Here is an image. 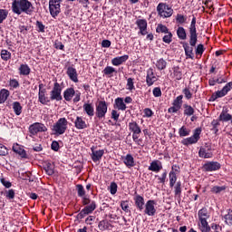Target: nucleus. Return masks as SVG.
Listing matches in <instances>:
<instances>
[{
  "instance_id": "obj_1",
  "label": "nucleus",
  "mask_w": 232,
  "mask_h": 232,
  "mask_svg": "<svg viewBox=\"0 0 232 232\" xmlns=\"http://www.w3.org/2000/svg\"><path fill=\"white\" fill-rule=\"evenodd\" d=\"M189 34V44H183V48L185 51V54L187 59H193V47L197 46V41L198 37V34H197V17L193 16L190 25L188 27Z\"/></svg>"
},
{
  "instance_id": "obj_2",
  "label": "nucleus",
  "mask_w": 232,
  "mask_h": 232,
  "mask_svg": "<svg viewBox=\"0 0 232 232\" xmlns=\"http://www.w3.org/2000/svg\"><path fill=\"white\" fill-rule=\"evenodd\" d=\"M11 8L13 14H16V15H21V14L32 15L34 10H35L34 5L29 0H14Z\"/></svg>"
},
{
  "instance_id": "obj_3",
  "label": "nucleus",
  "mask_w": 232,
  "mask_h": 232,
  "mask_svg": "<svg viewBox=\"0 0 232 232\" xmlns=\"http://www.w3.org/2000/svg\"><path fill=\"white\" fill-rule=\"evenodd\" d=\"M68 130V120L66 118H60L52 128V131L54 135H64Z\"/></svg>"
},
{
  "instance_id": "obj_4",
  "label": "nucleus",
  "mask_w": 232,
  "mask_h": 232,
  "mask_svg": "<svg viewBox=\"0 0 232 232\" xmlns=\"http://www.w3.org/2000/svg\"><path fill=\"white\" fill-rule=\"evenodd\" d=\"M157 12L158 15L163 19L171 17V15H173V8H171V6L166 3H160L157 5Z\"/></svg>"
},
{
  "instance_id": "obj_5",
  "label": "nucleus",
  "mask_w": 232,
  "mask_h": 232,
  "mask_svg": "<svg viewBox=\"0 0 232 232\" xmlns=\"http://www.w3.org/2000/svg\"><path fill=\"white\" fill-rule=\"evenodd\" d=\"M200 133H202V129L197 128L194 130L193 135L191 137L183 139L181 140V144H183V146H189L191 144H197L198 142V140H200Z\"/></svg>"
},
{
  "instance_id": "obj_6",
  "label": "nucleus",
  "mask_w": 232,
  "mask_h": 232,
  "mask_svg": "<svg viewBox=\"0 0 232 232\" xmlns=\"http://www.w3.org/2000/svg\"><path fill=\"white\" fill-rule=\"evenodd\" d=\"M108 113V102L105 101H100L96 103L95 115L97 119H104Z\"/></svg>"
},
{
  "instance_id": "obj_7",
  "label": "nucleus",
  "mask_w": 232,
  "mask_h": 232,
  "mask_svg": "<svg viewBox=\"0 0 232 232\" xmlns=\"http://www.w3.org/2000/svg\"><path fill=\"white\" fill-rule=\"evenodd\" d=\"M61 3L63 0H49V11L53 19L61 14Z\"/></svg>"
},
{
  "instance_id": "obj_8",
  "label": "nucleus",
  "mask_w": 232,
  "mask_h": 232,
  "mask_svg": "<svg viewBox=\"0 0 232 232\" xmlns=\"http://www.w3.org/2000/svg\"><path fill=\"white\" fill-rule=\"evenodd\" d=\"M232 90V82H227L221 91H217L214 92L211 97L210 101H217V99H220L222 97H226L229 92Z\"/></svg>"
},
{
  "instance_id": "obj_9",
  "label": "nucleus",
  "mask_w": 232,
  "mask_h": 232,
  "mask_svg": "<svg viewBox=\"0 0 232 232\" xmlns=\"http://www.w3.org/2000/svg\"><path fill=\"white\" fill-rule=\"evenodd\" d=\"M63 88L59 82H54L53 90L50 92L51 101H63V96L61 95Z\"/></svg>"
},
{
  "instance_id": "obj_10",
  "label": "nucleus",
  "mask_w": 232,
  "mask_h": 232,
  "mask_svg": "<svg viewBox=\"0 0 232 232\" xmlns=\"http://www.w3.org/2000/svg\"><path fill=\"white\" fill-rule=\"evenodd\" d=\"M94 209H97V203L95 201H91L90 205H87L80 211L77 215V218L82 219L87 215H92Z\"/></svg>"
},
{
  "instance_id": "obj_11",
  "label": "nucleus",
  "mask_w": 232,
  "mask_h": 232,
  "mask_svg": "<svg viewBox=\"0 0 232 232\" xmlns=\"http://www.w3.org/2000/svg\"><path fill=\"white\" fill-rule=\"evenodd\" d=\"M44 131H48V128H46V125L44 123L34 122L29 126V133H31V135H37Z\"/></svg>"
},
{
  "instance_id": "obj_12",
  "label": "nucleus",
  "mask_w": 232,
  "mask_h": 232,
  "mask_svg": "<svg viewBox=\"0 0 232 232\" xmlns=\"http://www.w3.org/2000/svg\"><path fill=\"white\" fill-rule=\"evenodd\" d=\"M198 155L201 159H211L213 157V149L211 144L206 143L199 149Z\"/></svg>"
},
{
  "instance_id": "obj_13",
  "label": "nucleus",
  "mask_w": 232,
  "mask_h": 232,
  "mask_svg": "<svg viewBox=\"0 0 232 232\" xmlns=\"http://www.w3.org/2000/svg\"><path fill=\"white\" fill-rule=\"evenodd\" d=\"M155 200H148L145 204V215H148L149 217H155V214L157 213V208H155Z\"/></svg>"
},
{
  "instance_id": "obj_14",
  "label": "nucleus",
  "mask_w": 232,
  "mask_h": 232,
  "mask_svg": "<svg viewBox=\"0 0 232 232\" xmlns=\"http://www.w3.org/2000/svg\"><path fill=\"white\" fill-rule=\"evenodd\" d=\"M159 81V76L155 75L153 68H150L147 71L146 82L147 86H153L155 82Z\"/></svg>"
},
{
  "instance_id": "obj_15",
  "label": "nucleus",
  "mask_w": 232,
  "mask_h": 232,
  "mask_svg": "<svg viewBox=\"0 0 232 232\" xmlns=\"http://www.w3.org/2000/svg\"><path fill=\"white\" fill-rule=\"evenodd\" d=\"M136 24L140 30L139 34L148 35V21L146 19H138Z\"/></svg>"
},
{
  "instance_id": "obj_16",
  "label": "nucleus",
  "mask_w": 232,
  "mask_h": 232,
  "mask_svg": "<svg viewBox=\"0 0 232 232\" xmlns=\"http://www.w3.org/2000/svg\"><path fill=\"white\" fill-rule=\"evenodd\" d=\"M203 168L205 171H218V169L221 168V165L217 161H209L205 163Z\"/></svg>"
},
{
  "instance_id": "obj_17",
  "label": "nucleus",
  "mask_w": 232,
  "mask_h": 232,
  "mask_svg": "<svg viewBox=\"0 0 232 232\" xmlns=\"http://www.w3.org/2000/svg\"><path fill=\"white\" fill-rule=\"evenodd\" d=\"M129 130L130 131H131L132 137L140 135V133H142V130H140V126H139V123H137V121H130L129 123Z\"/></svg>"
},
{
  "instance_id": "obj_18",
  "label": "nucleus",
  "mask_w": 232,
  "mask_h": 232,
  "mask_svg": "<svg viewBox=\"0 0 232 232\" xmlns=\"http://www.w3.org/2000/svg\"><path fill=\"white\" fill-rule=\"evenodd\" d=\"M91 151H92L91 157L93 162H99V160L102 159V155H104V150H95V149L92 147Z\"/></svg>"
},
{
  "instance_id": "obj_19",
  "label": "nucleus",
  "mask_w": 232,
  "mask_h": 232,
  "mask_svg": "<svg viewBox=\"0 0 232 232\" xmlns=\"http://www.w3.org/2000/svg\"><path fill=\"white\" fill-rule=\"evenodd\" d=\"M66 74L68 75L69 79L72 81V82H79L77 69L72 66H69L67 68Z\"/></svg>"
},
{
  "instance_id": "obj_20",
  "label": "nucleus",
  "mask_w": 232,
  "mask_h": 232,
  "mask_svg": "<svg viewBox=\"0 0 232 232\" xmlns=\"http://www.w3.org/2000/svg\"><path fill=\"white\" fill-rule=\"evenodd\" d=\"M38 101L41 102V104H44V106H48V103L50 102L51 99L48 98V96H46V89L39 91Z\"/></svg>"
},
{
  "instance_id": "obj_21",
  "label": "nucleus",
  "mask_w": 232,
  "mask_h": 232,
  "mask_svg": "<svg viewBox=\"0 0 232 232\" xmlns=\"http://www.w3.org/2000/svg\"><path fill=\"white\" fill-rule=\"evenodd\" d=\"M177 165H173L171 168V170L169 174V188H174L175 184L177 183Z\"/></svg>"
},
{
  "instance_id": "obj_22",
  "label": "nucleus",
  "mask_w": 232,
  "mask_h": 232,
  "mask_svg": "<svg viewBox=\"0 0 232 232\" xmlns=\"http://www.w3.org/2000/svg\"><path fill=\"white\" fill-rule=\"evenodd\" d=\"M128 59H130V56L128 54L118 56L111 60V64L112 66H121V64H124V63H126Z\"/></svg>"
},
{
  "instance_id": "obj_23",
  "label": "nucleus",
  "mask_w": 232,
  "mask_h": 232,
  "mask_svg": "<svg viewBox=\"0 0 232 232\" xmlns=\"http://www.w3.org/2000/svg\"><path fill=\"white\" fill-rule=\"evenodd\" d=\"M171 77H172V79H175V81H181L182 80V69L179 66H174L172 68Z\"/></svg>"
},
{
  "instance_id": "obj_24",
  "label": "nucleus",
  "mask_w": 232,
  "mask_h": 232,
  "mask_svg": "<svg viewBox=\"0 0 232 232\" xmlns=\"http://www.w3.org/2000/svg\"><path fill=\"white\" fill-rule=\"evenodd\" d=\"M162 169V162L159 160H153L149 166V171H153L154 173H159Z\"/></svg>"
},
{
  "instance_id": "obj_25",
  "label": "nucleus",
  "mask_w": 232,
  "mask_h": 232,
  "mask_svg": "<svg viewBox=\"0 0 232 232\" xmlns=\"http://www.w3.org/2000/svg\"><path fill=\"white\" fill-rule=\"evenodd\" d=\"M74 126L76 130H86L88 128V125L86 124V121L82 119V117H76V120L74 121Z\"/></svg>"
},
{
  "instance_id": "obj_26",
  "label": "nucleus",
  "mask_w": 232,
  "mask_h": 232,
  "mask_svg": "<svg viewBox=\"0 0 232 232\" xmlns=\"http://www.w3.org/2000/svg\"><path fill=\"white\" fill-rule=\"evenodd\" d=\"M82 108L88 117H93V115H95V108L93 107V104L84 103Z\"/></svg>"
},
{
  "instance_id": "obj_27",
  "label": "nucleus",
  "mask_w": 232,
  "mask_h": 232,
  "mask_svg": "<svg viewBox=\"0 0 232 232\" xmlns=\"http://www.w3.org/2000/svg\"><path fill=\"white\" fill-rule=\"evenodd\" d=\"M123 163L127 168H133L135 166V159L131 154H127L126 156L122 157Z\"/></svg>"
},
{
  "instance_id": "obj_28",
  "label": "nucleus",
  "mask_w": 232,
  "mask_h": 232,
  "mask_svg": "<svg viewBox=\"0 0 232 232\" xmlns=\"http://www.w3.org/2000/svg\"><path fill=\"white\" fill-rule=\"evenodd\" d=\"M135 206L138 208L140 211L144 209V198L140 195H136L134 197Z\"/></svg>"
},
{
  "instance_id": "obj_29",
  "label": "nucleus",
  "mask_w": 232,
  "mask_h": 232,
  "mask_svg": "<svg viewBox=\"0 0 232 232\" xmlns=\"http://www.w3.org/2000/svg\"><path fill=\"white\" fill-rule=\"evenodd\" d=\"M75 95V89L73 88H67L64 92H63V99H65V101H67L68 102L70 101H72V99H73V96Z\"/></svg>"
},
{
  "instance_id": "obj_30",
  "label": "nucleus",
  "mask_w": 232,
  "mask_h": 232,
  "mask_svg": "<svg viewBox=\"0 0 232 232\" xmlns=\"http://www.w3.org/2000/svg\"><path fill=\"white\" fill-rule=\"evenodd\" d=\"M221 218L225 221L227 226H232V209H227V214L221 215Z\"/></svg>"
},
{
  "instance_id": "obj_31",
  "label": "nucleus",
  "mask_w": 232,
  "mask_h": 232,
  "mask_svg": "<svg viewBox=\"0 0 232 232\" xmlns=\"http://www.w3.org/2000/svg\"><path fill=\"white\" fill-rule=\"evenodd\" d=\"M115 106L117 110H120L121 111H125V110L128 108L126 106V103H124L123 98H116L115 99Z\"/></svg>"
},
{
  "instance_id": "obj_32",
  "label": "nucleus",
  "mask_w": 232,
  "mask_h": 232,
  "mask_svg": "<svg viewBox=\"0 0 232 232\" xmlns=\"http://www.w3.org/2000/svg\"><path fill=\"white\" fill-rule=\"evenodd\" d=\"M8 97H10V91L2 89L0 91V104H5L8 100Z\"/></svg>"
},
{
  "instance_id": "obj_33",
  "label": "nucleus",
  "mask_w": 232,
  "mask_h": 232,
  "mask_svg": "<svg viewBox=\"0 0 232 232\" xmlns=\"http://www.w3.org/2000/svg\"><path fill=\"white\" fill-rule=\"evenodd\" d=\"M18 72L20 75H30V72H32V69H30V66L28 64H21L18 68Z\"/></svg>"
},
{
  "instance_id": "obj_34",
  "label": "nucleus",
  "mask_w": 232,
  "mask_h": 232,
  "mask_svg": "<svg viewBox=\"0 0 232 232\" xmlns=\"http://www.w3.org/2000/svg\"><path fill=\"white\" fill-rule=\"evenodd\" d=\"M155 66L160 72H162V70H166V67L168 66V62L164 60V58H160L156 61Z\"/></svg>"
},
{
  "instance_id": "obj_35",
  "label": "nucleus",
  "mask_w": 232,
  "mask_h": 232,
  "mask_svg": "<svg viewBox=\"0 0 232 232\" xmlns=\"http://www.w3.org/2000/svg\"><path fill=\"white\" fill-rule=\"evenodd\" d=\"M198 220H208L209 218V213H208V208H203L198 212Z\"/></svg>"
},
{
  "instance_id": "obj_36",
  "label": "nucleus",
  "mask_w": 232,
  "mask_h": 232,
  "mask_svg": "<svg viewBox=\"0 0 232 232\" xmlns=\"http://www.w3.org/2000/svg\"><path fill=\"white\" fill-rule=\"evenodd\" d=\"M198 227H199V229L201 232H210L211 231V227H209L208 220H199Z\"/></svg>"
},
{
  "instance_id": "obj_37",
  "label": "nucleus",
  "mask_w": 232,
  "mask_h": 232,
  "mask_svg": "<svg viewBox=\"0 0 232 232\" xmlns=\"http://www.w3.org/2000/svg\"><path fill=\"white\" fill-rule=\"evenodd\" d=\"M13 151H14V153H17L18 155H20V157H22V159H26V150H24V149L19 147V145H14Z\"/></svg>"
},
{
  "instance_id": "obj_38",
  "label": "nucleus",
  "mask_w": 232,
  "mask_h": 232,
  "mask_svg": "<svg viewBox=\"0 0 232 232\" xmlns=\"http://www.w3.org/2000/svg\"><path fill=\"white\" fill-rule=\"evenodd\" d=\"M102 73L106 75V77H113V73H117V70L112 66H107L103 69Z\"/></svg>"
},
{
  "instance_id": "obj_39",
  "label": "nucleus",
  "mask_w": 232,
  "mask_h": 232,
  "mask_svg": "<svg viewBox=\"0 0 232 232\" xmlns=\"http://www.w3.org/2000/svg\"><path fill=\"white\" fill-rule=\"evenodd\" d=\"M177 35L181 41H186L188 39V34H186V29H184V27L178 28Z\"/></svg>"
},
{
  "instance_id": "obj_40",
  "label": "nucleus",
  "mask_w": 232,
  "mask_h": 232,
  "mask_svg": "<svg viewBox=\"0 0 232 232\" xmlns=\"http://www.w3.org/2000/svg\"><path fill=\"white\" fill-rule=\"evenodd\" d=\"M218 119L222 122H227L229 121H232V116H231V114L227 113L226 111L223 110L222 112L220 113Z\"/></svg>"
},
{
  "instance_id": "obj_41",
  "label": "nucleus",
  "mask_w": 232,
  "mask_h": 232,
  "mask_svg": "<svg viewBox=\"0 0 232 232\" xmlns=\"http://www.w3.org/2000/svg\"><path fill=\"white\" fill-rule=\"evenodd\" d=\"M183 108L184 115H186L187 117H191V115L195 114V109H193L191 105L184 104Z\"/></svg>"
},
{
  "instance_id": "obj_42",
  "label": "nucleus",
  "mask_w": 232,
  "mask_h": 232,
  "mask_svg": "<svg viewBox=\"0 0 232 232\" xmlns=\"http://www.w3.org/2000/svg\"><path fill=\"white\" fill-rule=\"evenodd\" d=\"M174 193L175 197L180 198V195H182V182L178 181L174 186Z\"/></svg>"
},
{
  "instance_id": "obj_43",
  "label": "nucleus",
  "mask_w": 232,
  "mask_h": 232,
  "mask_svg": "<svg viewBox=\"0 0 232 232\" xmlns=\"http://www.w3.org/2000/svg\"><path fill=\"white\" fill-rule=\"evenodd\" d=\"M13 110L15 115H21V113H23V106H21L19 102H13Z\"/></svg>"
},
{
  "instance_id": "obj_44",
  "label": "nucleus",
  "mask_w": 232,
  "mask_h": 232,
  "mask_svg": "<svg viewBox=\"0 0 232 232\" xmlns=\"http://www.w3.org/2000/svg\"><path fill=\"white\" fill-rule=\"evenodd\" d=\"M190 133H191V130L189 129L186 128V126H182L179 130V137H188Z\"/></svg>"
},
{
  "instance_id": "obj_45",
  "label": "nucleus",
  "mask_w": 232,
  "mask_h": 232,
  "mask_svg": "<svg viewBox=\"0 0 232 232\" xmlns=\"http://www.w3.org/2000/svg\"><path fill=\"white\" fill-rule=\"evenodd\" d=\"M182 99H184L183 95L178 96L176 99H174L172 106H176V108L180 110V108H182Z\"/></svg>"
},
{
  "instance_id": "obj_46",
  "label": "nucleus",
  "mask_w": 232,
  "mask_h": 232,
  "mask_svg": "<svg viewBox=\"0 0 232 232\" xmlns=\"http://www.w3.org/2000/svg\"><path fill=\"white\" fill-rule=\"evenodd\" d=\"M76 189H77L78 197H80L81 198L82 197H86V190L84 189V187L82 184L76 185Z\"/></svg>"
},
{
  "instance_id": "obj_47",
  "label": "nucleus",
  "mask_w": 232,
  "mask_h": 232,
  "mask_svg": "<svg viewBox=\"0 0 232 232\" xmlns=\"http://www.w3.org/2000/svg\"><path fill=\"white\" fill-rule=\"evenodd\" d=\"M53 169H54L53 164H52L50 162L45 164L44 170L47 173V175H50V176L53 175V173H54Z\"/></svg>"
},
{
  "instance_id": "obj_48",
  "label": "nucleus",
  "mask_w": 232,
  "mask_h": 232,
  "mask_svg": "<svg viewBox=\"0 0 232 232\" xmlns=\"http://www.w3.org/2000/svg\"><path fill=\"white\" fill-rule=\"evenodd\" d=\"M3 61H9L12 58V53L8 52L7 50H2L0 53Z\"/></svg>"
},
{
  "instance_id": "obj_49",
  "label": "nucleus",
  "mask_w": 232,
  "mask_h": 232,
  "mask_svg": "<svg viewBox=\"0 0 232 232\" xmlns=\"http://www.w3.org/2000/svg\"><path fill=\"white\" fill-rule=\"evenodd\" d=\"M5 195L7 200H14V198H15V190H14V188L5 190Z\"/></svg>"
},
{
  "instance_id": "obj_50",
  "label": "nucleus",
  "mask_w": 232,
  "mask_h": 232,
  "mask_svg": "<svg viewBox=\"0 0 232 232\" xmlns=\"http://www.w3.org/2000/svg\"><path fill=\"white\" fill-rule=\"evenodd\" d=\"M157 34H168L169 33L168 27L162 24H159L156 28Z\"/></svg>"
},
{
  "instance_id": "obj_51",
  "label": "nucleus",
  "mask_w": 232,
  "mask_h": 232,
  "mask_svg": "<svg viewBox=\"0 0 232 232\" xmlns=\"http://www.w3.org/2000/svg\"><path fill=\"white\" fill-rule=\"evenodd\" d=\"M126 88L129 90V92H132V90L135 89V82H133V78L127 79Z\"/></svg>"
},
{
  "instance_id": "obj_52",
  "label": "nucleus",
  "mask_w": 232,
  "mask_h": 232,
  "mask_svg": "<svg viewBox=\"0 0 232 232\" xmlns=\"http://www.w3.org/2000/svg\"><path fill=\"white\" fill-rule=\"evenodd\" d=\"M162 41L163 43L169 44L171 41H173V34H171V32L167 33V34L163 36Z\"/></svg>"
},
{
  "instance_id": "obj_53",
  "label": "nucleus",
  "mask_w": 232,
  "mask_h": 232,
  "mask_svg": "<svg viewBox=\"0 0 232 232\" xmlns=\"http://www.w3.org/2000/svg\"><path fill=\"white\" fill-rule=\"evenodd\" d=\"M110 223L106 220H102L99 222L98 227L101 231H106L108 229Z\"/></svg>"
},
{
  "instance_id": "obj_54",
  "label": "nucleus",
  "mask_w": 232,
  "mask_h": 232,
  "mask_svg": "<svg viewBox=\"0 0 232 232\" xmlns=\"http://www.w3.org/2000/svg\"><path fill=\"white\" fill-rule=\"evenodd\" d=\"M8 17V10L0 9V24Z\"/></svg>"
},
{
  "instance_id": "obj_55",
  "label": "nucleus",
  "mask_w": 232,
  "mask_h": 232,
  "mask_svg": "<svg viewBox=\"0 0 232 232\" xmlns=\"http://www.w3.org/2000/svg\"><path fill=\"white\" fill-rule=\"evenodd\" d=\"M119 187L117 186V183L115 182H111L110 187H109V191L111 193V195H115V193H117V188Z\"/></svg>"
},
{
  "instance_id": "obj_56",
  "label": "nucleus",
  "mask_w": 232,
  "mask_h": 232,
  "mask_svg": "<svg viewBox=\"0 0 232 232\" xmlns=\"http://www.w3.org/2000/svg\"><path fill=\"white\" fill-rule=\"evenodd\" d=\"M8 155V149L0 143V157H6Z\"/></svg>"
},
{
  "instance_id": "obj_57",
  "label": "nucleus",
  "mask_w": 232,
  "mask_h": 232,
  "mask_svg": "<svg viewBox=\"0 0 232 232\" xmlns=\"http://www.w3.org/2000/svg\"><path fill=\"white\" fill-rule=\"evenodd\" d=\"M121 208L122 211H125V213H128L130 211V205L128 204V200L121 201Z\"/></svg>"
},
{
  "instance_id": "obj_58",
  "label": "nucleus",
  "mask_w": 232,
  "mask_h": 232,
  "mask_svg": "<svg viewBox=\"0 0 232 232\" xmlns=\"http://www.w3.org/2000/svg\"><path fill=\"white\" fill-rule=\"evenodd\" d=\"M152 94L154 97H162V91L160 90V87H155L152 90Z\"/></svg>"
},
{
  "instance_id": "obj_59",
  "label": "nucleus",
  "mask_w": 232,
  "mask_h": 232,
  "mask_svg": "<svg viewBox=\"0 0 232 232\" xmlns=\"http://www.w3.org/2000/svg\"><path fill=\"white\" fill-rule=\"evenodd\" d=\"M225 189H226V188L224 186H222V187L215 186L211 188V192L212 193H222V191H224Z\"/></svg>"
},
{
  "instance_id": "obj_60",
  "label": "nucleus",
  "mask_w": 232,
  "mask_h": 232,
  "mask_svg": "<svg viewBox=\"0 0 232 232\" xmlns=\"http://www.w3.org/2000/svg\"><path fill=\"white\" fill-rule=\"evenodd\" d=\"M182 92L184 93L186 99L189 101V99L193 98V93H191V91H189L188 88L183 89Z\"/></svg>"
},
{
  "instance_id": "obj_61",
  "label": "nucleus",
  "mask_w": 232,
  "mask_h": 232,
  "mask_svg": "<svg viewBox=\"0 0 232 232\" xmlns=\"http://www.w3.org/2000/svg\"><path fill=\"white\" fill-rule=\"evenodd\" d=\"M204 53V44H199L196 48V55H202Z\"/></svg>"
},
{
  "instance_id": "obj_62",
  "label": "nucleus",
  "mask_w": 232,
  "mask_h": 232,
  "mask_svg": "<svg viewBox=\"0 0 232 232\" xmlns=\"http://www.w3.org/2000/svg\"><path fill=\"white\" fill-rule=\"evenodd\" d=\"M176 21L180 24H183V23H186V18L183 14H177Z\"/></svg>"
},
{
  "instance_id": "obj_63",
  "label": "nucleus",
  "mask_w": 232,
  "mask_h": 232,
  "mask_svg": "<svg viewBox=\"0 0 232 232\" xmlns=\"http://www.w3.org/2000/svg\"><path fill=\"white\" fill-rule=\"evenodd\" d=\"M73 102H79L81 101V92L79 91H74V96H73Z\"/></svg>"
},
{
  "instance_id": "obj_64",
  "label": "nucleus",
  "mask_w": 232,
  "mask_h": 232,
  "mask_svg": "<svg viewBox=\"0 0 232 232\" xmlns=\"http://www.w3.org/2000/svg\"><path fill=\"white\" fill-rule=\"evenodd\" d=\"M36 27L38 28V32H44V24H43V22L36 21Z\"/></svg>"
}]
</instances>
